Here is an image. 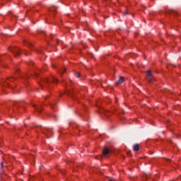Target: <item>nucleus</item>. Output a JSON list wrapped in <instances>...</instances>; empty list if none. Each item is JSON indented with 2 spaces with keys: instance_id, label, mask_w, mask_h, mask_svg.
<instances>
[{
  "instance_id": "obj_1",
  "label": "nucleus",
  "mask_w": 181,
  "mask_h": 181,
  "mask_svg": "<svg viewBox=\"0 0 181 181\" xmlns=\"http://www.w3.org/2000/svg\"><path fill=\"white\" fill-rule=\"evenodd\" d=\"M57 78H54V76H52L49 78H45L41 81L40 85L41 86L42 88H48L49 86H50V83H58Z\"/></svg>"
},
{
  "instance_id": "obj_2",
  "label": "nucleus",
  "mask_w": 181,
  "mask_h": 181,
  "mask_svg": "<svg viewBox=\"0 0 181 181\" xmlns=\"http://www.w3.org/2000/svg\"><path fill=\"white\" fill-rule=\"evenodd\" d=\"M8 50L11 52V53L14 54L15 57H18V56H21V52H20L21 49L19 48L10 47L8 48Z\"/></svg>"
},
{
  "instance_id": "obj_3",
  "label": "nucleus",
  "mask_w": 181,
  "mask_h": 181,
  "mask_svg": "<svg viewBox=\"0 0 181 181\" xmlns=\"http://www.w3.org/2000/svg\"><path fill=\"white\" fill-rule=\"evenodd\" d=\"M147 81L152 83L153 81V76H152V71L151 70L146 71Z\"/></svg>"
},
{
  "instance_id": "obj_4",
  "label": "nucleus",
  "mask_w": 181,
  "mask_h": 181,
  "mask_svg": "<svg viewBox=\"0 0 181 181\" xmlns=\"http://www.w3.org/2000/svg\"><path fill=\"white\" fill-rule=\"evenodd\" d=\"M33 107H34L35 110H37V112H41L42 110H43V108L40 105L37 106L35 105H33Z\"/></svg>"
},
{
  "instance_id": "obj_5",
  "label": "nucleus",
  "mask_w": 181,
  "mask_h": 181,
  "mask_svg": "<svg viewBox=\"0 0 181 181\" xmlns=\"http://www.w3.org/2000/svg\"><path fill=\"white\" fill-rule=\"evenodd\" d=\"M110 153V149H108L107 148H104L103 151V156H107V155H108Z\"/></svg>"
},
{
  "instance_id": "obj_6",
  "label": "nucleus",
  "mask_w": 181,
  "mask_h": 181,
  "mask_svg": "<svg viewBox=\"0 0 181 181\" xmlns=\"http://www.w3.org/2000/svg\"><path fill=\"white\" fill-rule=\"evenodd\" d=\"M133 151H134V152H138V151H139V144H134L133 146Z\"/></svg>"
},
{
  "instance_id": "obj_7",
  "label": "nucleus",
  "mask_w": 181,
  "mask_h": 181,
  "mask_svg": "<svg viewBox=\"0 0 181 181\" xmlns=\"http://www.w3.org/2000/svg\"><path fill=\"white\" fill-rule=\"evenodd\" d=\"M124 83V77L121 76L117 81V84H122Z\"/></svg>"
},
{
  "instance_id": "obj_8",
  "label": "nucleus",
  "mask_w": 181,
  "mask_h": 181,
  "mask_svg": "<svg viewBox=\"0 0 181 181\" xmlns=\"http://www.w3.org/2000/svg\"><path fill=\"white\" fill-rule=\"evenodd\" d=\"M169 13H170L171 15H177V12H176V11L173 10V9H170L169 10Z\"/></svg>"
},
{
  "instance_id": "obj_9",
  "label": "nucleus",
  "mask_w": 181,
  "mask_h": 181,
  "mask_svg": "<svg viewBox=\"0 0 181 181\" xmlns=\"http://www.w3.org/2000/svg\"><path fill=\"white\" fill-rule=\"evenodd\" d=\"M81 76V74H80V72H76L75 74V77H77L78 78H80Z\"/></svg>"
},
{
  "instance_id": "obj_10",
  "label": "nucleus",
  "mask_w": 181,
  "mask_h": 181,
  "mask_svg": "<svg viewBox=\"0 0 181 181\" xmlns=\"http://www.w3.org/2000/svg\"><path fill=\"white\" fill-rule=\"evenodd\" d=\"M56 9H57L56 6H52L49 8V11H55Z\"/></svg>"
},
{
  "instance_id": "obj_11",
  "label": "nucleus",
  "mask_w": 181,
  "mask_h": 181,
  "mask_svg": "<svg viewBox=\"0 0 181 181\" xmlns=\"http://www.w3.org/2000/svg\"><path fill=\"white\" fill-rule=\"evenodd\" d=\"M65 71H66V68H63L61 71L62 74H64Z\"/></svg>"
},
{
  "instance_id": "obj_12",
  "label": "nucleus",
  "mask_w": 181,
  "mask_h": 181,
  "mask_svg": "<svg viewBox=\"0 0 181 181\" xmlns=\"http://www.w3.org/2000/svg\"><path fill=\"white\" fill-rule=\"evenodd\" d=\"M16 78H15V77H13V78H10L8 80L10 81H12V80H15Z\"/></svg>"
},
{
  "instance_id": "obj_13",
  "label": "nucleus",
  "mask_w": 181,
  "mask_h": 181,
  "mask_svg": "<svg viewBox=\"0 0 181 181\" xmlns=\"http://www.w3.org/2000/svg\"><path fill=\"white\" fill-rule=\"evenodd\" d=\"M124 15H128V12H124Z\"/></svg>"
},
{
  "instance_id": "obj_14",
  "label": "nucleus",
  "mask_w": 181,
  "mask_h": 181,
  "mask_svg": "<svg viewBox=\"0 0 181 181\" xmlns=\"http://www.w3.org/2000/svg\"><path fill=\"white\" fill-rule=\"evenodd\" d=\"M1 167L4 168V163H1Z\"/></svg>"
},
{
  "instance_id": "obj_15",
  "label": "nucleus",
  "mask_w": 181,
  "mask_h": 181,
  "mask_svg": "<svg viewBox=\"0 0 181 181\" xmlns=\"http://www.w3.org/2000/svg\"><path fill=\"white\" fill-rule=\"evenodd\" d=\"M28 45H29V46H30H30H33L32 44H28Z\"/></svg>"
},
{
  "instance_id": "obj_16",
  "label": "nucleus",
  "mask_w": 181,
  "mask_h": 181,
  "mask_svg": "<svg viewBox=\"0 0 181 181\" xmlns=\"http://www.w3.org/2000/svg\"><path fill=\"white\" fill-rule=\"evenodd\" d=\"M109 181H114L112 179L109 180Z\"/></svg>"
},
{
  "instance_id": "obj_17",
  "label": "nucleus",
  "mask_w": 181,
  "mask_h": 181,
  "mask_svg": "<svg viewBox=\"0 0 181 181\" xmlns=\"http://www.w3.org/2000/svg\"><path fill=\"white\" fill-rule=\"evenodd\" d=\"M105 115L106 117H108V115H107V114H105Z\"/></svg>"
},
{
  "instance_id": "obj_18",
  "label": "nucleus",
  "mask_w": 181,
  "mask_h": 181,
  "mask_svg": "<svg viewBox=\"0 0 181 181\" xmlns=\"http://www.w3.org/2000/svg\"><path fill=\"white\" fill-rule=\"evenodd\" d=\"M47 132H49V129H47Z\"/></svg>"
},
{
  "instance_id": "obj_19",
  "label": "nucleus",
  "mask_w": 181,
  "mask_h": 181,
  "mask_svg": "<svg viewBox=\"0 0 181 181\" xmlns=\"http://www.w3.org/2000/svg\"><path fill=\"white\" fill-rule=\"evenodd\" d=\"M45 134V135H46V136H47V134H46V133H44Z\"/></svg>"
},
{
  "instance_id": "obj_20",
  "label": "nucleus",
  "mask_w": 181,
  "mask_h": 181,
  "mask_svg": "<svg viewBox=\"0 0 181 181\" xmlns=\"http://www.w3.org/2000/svg\"><path fill=\"white\" fill-rule=\"evenodd\" d=\"M35 76H39V74H35Z\"/></svg>"
},
{
  "instance_id": "obj_21",
  "label": "nucleus",
  "mask_w": 181,
  "mask_h": 181,
  "mask_svg": "<svg viewBox=\"0 0 181 181\" xmlns=\"http://www.w3.org/2000/svg\"><path fill=\"white\" fill-rule=\"evenodd\" d=\"M15 104L18 103V102H14Z\"/></svg>"
},
{
  "instance_id": "obj_22",
  "label": "nucleus",
  "mask_w": 181,
  "mask_h": 181,
  "mask_svg": "<svg viewBox=\"0 0 181 181\" xmlns=\"http://www.w3.org/2000/svg\"><path fill=\"white\" fill-rule=\"evenodd\" d=\"M39 52V53H42L40 51H38Z\"/></svg>"
},
{
  "instance_id": "obj_23",
  "label": "nucleus",
  "mask_w": 181,
  "mask_h": 181,
  "mask_svg": "<svg viewBox=\"0 0 181 181\" xmlns=\"http://www.w3.org/2000/svg\"><path fill=\"white\" fill-rule=\"evenodd\" d=\"M49 138H50V137L47 136V139H49Z\"/></svg>"
},
{
  "instance_id": "obj_24",
  "label": "nucleus",
  "mask_w": 181,
  "mask_h": 181,
  "mask_svg": "<svg viewBox=\"0 0 181 181\" xmlns=\"http://www.w3.org/2000/svg\"><path fill=\"white\" fill-rule=\"evenodd\" d=\"M8 84V81L6 82Z\"/></svg>"
}]
</instances>
